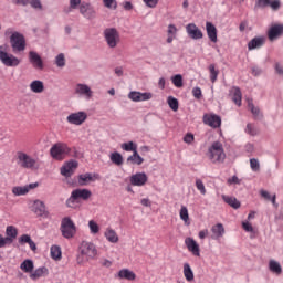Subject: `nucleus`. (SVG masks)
Wrapping results in <instances>:
<instances>
[{"label":"nucleus","mask_w":283,"mask_h":283,"mask_svg":"<svg viewBox=\"0 0 283 283\" xmlns=\"http://www.w3.org/2000/svg\"><path fill=\"white\" fill-rule=\"evenodd\" d=\"M167 103L170 109H172V112H178L179 103H178V99H176V97L169 96L167 99Z\"/></svg>","instance_id":"obj_45"},{"label":"nucleus","mask_w":283,"mask_h":283,"mask_svg":"<svg viewBox=\"0 0 283 283\" xmlns=\"http://www.w3.org/2000/svg\"><path fill=\"white\" fill-rule=\"evenodd\" d=\"M61 232L63 238H66V240H70L76 235V224H74V221H72L70 217L62 219Z\"/></svg>","instance_id":"obj_6"},{"label":"nucleus","mask_w":283,"mask_h":283,"mask_svg":"<svg viewBox=\"0 0 283 283\" xmlns=\"http://www.w3.org/2000/svg\"><path fill=\"white\" fill-rule=\"evenodd\" d=\"M105 8H109L111 10H116V0H103Z\"/></svg>","instance_id":"obj_53"},{"label":"nucleus","mask_w":283,"mask_h":283,"mask_svg":"<svg viewBox=\"0 0 283 283\" xmlns=\"http://www.w3.org/2000/svg\"><path fill=\"white\" fill-rule=\"evenodd\" d=\"M118 280H128V282H134L136 280V273L129 269H122L117 273Z\"/></svg>","instance_id":"obj_23"},{"label":"nucleus","mask_w":283,"mask_h":283,"mask_svg":"<svg viewBox=\"0 0 283 283\" xmlns=\"http://www.w3.org/2000/svg\"><path fill=\"white\" fill-rule=\"evenodd\" d=\"M97 255L98 249H96V244L90 241H82L77 249L76 264L78 266H85L87 262L96 260Z\"/></svg>","instance_id":"obj_1"},{"label":"nucleus","mask_w":283,"mask_h":283,"mask_svg":"<svg viewBox=\"0 0 283 283\" xmlns=\"http://www.w3.org/2000/svg\"><path fill=\"white\" fill-rule=\"evenodd\" d=\"M92 198V191L86 188H77L71 192V197L66 200V207L74 209L77 200L87 201Z\"/></svg>","instance_id":"obj_4"},{"label":"nucleus","mask_w":283,"mask_h":283,"mask_svg":"<svg viewBox=\"0 0 283 283\" xmlns=\"http://www.w3.org/2000/svg\"><path fill=\"white\" fill-rule=\"evenodd\" d=\"M98 178L99 177L97 174L93 175V174L86 172L77 177V182L80 187H85L86 185H90V182H94V180H98Z\"/></svg>","instance_id":"obj_18"},{"label":"nucleus","mask_w":283,"mask_h":283,"mask_svg":"<svg viewBox=\"0 0 283 283\" xmlns=\"http://www.w3.org/2000/svg\"><path fill=\"white\" fill-rule=\"evenodd\" d=\"M128 98L133 101V103H143L145 101H151L154 98V94L149 92L140 93L138 91H132L128 94Z\"/></svg>","instance_id":"obj_11"},{"label":"nucleus","mask_w":283,"mask_h":283,"mask_svg":"<svg viewBox=\"0 0 283 283\" xmlns=\"http://www.w3.org/2000/svg\"><path fill=\"white\" fill-rule=\"evenodd\" d=\"M179 218L185 222V224H191V222H189V209H187V206H181L179 211Z\"/></svg>","instance_id":"obj_38"},{"label":"nucleus","mask_w":283,"mask_h":283,"mask_svg":"<svg viewBox=\"0 0 283 283\" xmlns=\"http://www.w3.org/2000/svg\"><path fill=\"white\" fill-rule=\"evenodd\" d=\"M29 3L32 8L41 9V1L40 0H29Z\"/></svg>","instance_id":"obj_63"},{"label":"nucleus","mask_w":283,"mask_h":283,"mask_svg":"<svg viewBox=\"0 0 283 283\" xmlns=\"http://www.w3.org/2000/svg\"><path fill=\"white\" fill-rule=\"evenodd\" d=\"M171 82H172V85H175V87H182V75L177 74L172 76Z\"/></svg>","instance_id":"obj_48"},{"label":"nucleus","mask_w":283,"mask_h":283,"mask_svg":"<svg viewBox=\"0 0 283 283\" xmlns=\"http://www.w3.org/2000/svg\"><path fill=\"white\" fill-rule=\"evenodd\" d=\"M193 140H196V137L191 133H187L184 136V143H186L187 145H191V143H193Z\"/></svg>","instance_id":"obj_54"},{"label":"nucleus","mask_w":283,"mask_h":283,"mask_svg":"<svg viewBox=\"0 0 283 283\" xmlns=\"http://www.w3.org/2000/svg\"><path fill=\"white\" fill-rule=\"evenodd\" d=\"M186 32L190 39H193L195 41H198L202 39L203 34L202 31L196 25V23H189L186 27Z\"/></svg>","instance_id":"obj_13"},{"label":"nucleus","mask_w":283,"mask_h":283,"mask_svg":"<svg viewBox=\"0 0 283 283\" xmlns=\"http://www.w3.org/2000/svg\"><path fill=\"white\" fill-rule=\"evenodd\" d=\"M196 187L198 191H200L201 196L207 195V188L205 187V182H202V179H196Z\"/></svg>","instance_id":"obj_47"},{"label":"nucleus","mask_w":283,"mask_h":283,"mask_svg":"<svg viewBox=\"0 0 283 283\" xmlns=\"http://www.w3.org/2000/svg\"><path fill=\"white\" fill-rule=\"evenodd\" d=\"M281 6L282 3L280 2V0H270L269 7L271 8V10L277 11L280 10Z\"/></svg>","instance_id":"obj_52"},{"label":"nucleus","mask_w":283,"mask_h":283,"mask_svg":"<svg viewBox=\"0 0 283 283\" xmlns=\"http://www.w3.org/2000/svg\"><path fill=\"white\" fill-rule=\"evenodd\" d=\"M20 269L23 271V273H30L31 275L34 271V262L30 259H27L20 264Z\"/></svg>","instance_id":"obj_31"},{"label":"nucleus","mask_w":283,"mask_h":283,"mask_svg":"<svg viewBox=\"0 0 283 283\" xmlns=\"http://www.w3.org/2000/svg\"><path fill=\"white\" fill-rule=\"evenodd\" d=\"M203 123L208 125V127H212V129H218L222 125V118L216 114H205Z\"/></svg>","instance_id":"obj_12"},{"label":"nucleus","mask_w":283,"mask_h":283,"mask_svg":"<svg viewBox=\"0 0 283 283\" xmlns=\"http://www.w3.org/2000/svg\"><path fill=\"white\" fill-rule=\"evenodd\" d=\"M30 90L34 94H43V92H45V85L43 84V82L41 80H35V81L31 82Z\"/></svg>","instance_id":"obj_27"},{"label":"nucleus","mask_w":283,"mask_h":283,"mask_svg":"<svg viewBox=\"0 0 283 283\" xmlns=\"http://www.w3.org/2000/svg\"><path fill=\"white\" fill-rule=\"evenodd\" d=\"M228 185H240V179L238 178V176H233L228 179Z\"/></svg>","instance_id":"obj_61"},{"label":"nucleus","mask_w":283,"mask_h":283,"mask_svg":"<svg viewBox=\"0 0 283 283\" xmlns=\"http://www.w3.org/2000/svg\"><path fill=\"white\" fill-rule=\"evenodd\" d=\"M120 147L124 151H133V154L138 151V145L134 142L124 143L120 145Z\"/></svg>","instance_id":"obj_39"},{"label":"nucleus","mask_w":283,"mask_h":283,"mask_svg":"<svg viewBox=\"0 0 283 283\" xmlns=\"http://www.w3.org/2000/svg\"><path fill=\"white\" fill-rule=\"evenodd\" d=\"M50 251H51L52 260H56V261L61 260L62 258L61 247L52 245Z\"/></svg>","instance_id":"obj_40"},{"label":"nucleus","mask_w":283,"mask_h":283,"mask_svg":"<svg viewBox=\"0 0 283 283\" xmlns=\"http://www.w3.org/2000/svg\"><path fill=\"white\" fill-rule=\"evenodd\" d=\"M192 96H195L197 101H200L202 98V90L200 87L192 88Z\"/></svg>","instance_id":"obj_55"},{"label":"nucleus","mask_w":283,"mask_h":283,"mask_svg":"<svg viewBox=\"0 0 283 283\" xmlns=\"http://www.w3.org/2000/svg\"><path fill=\"white\" fill-rule=\"evenodd\" d=\"M242 228H243L244 231H247L248 233H253V226H251V223H249V221H243V222H242Z\"/></svg>","instance_id":"obj_58"},{"label":"nucleus","mask_w":283,"mask_h":283,"mask_svg":"<svg viewBox=\"0 0 283 283\" xmlns=\"http://www.w3.org/2000/svg\"><path fill=\"white\" fill-rule=\"evenodd\" d=\"M88 229L93 235H96V233L101 231V227H98V223L94 220L88 221Z\"/></svg>","instance_id":"obj_46"},{"label":"nucleus","mask_w":283,"mask_h":283,"mask_svg":"<svg viewBox=\"0 0 283 283\" xmlns=\"http://www.w3.org/2000/svg\"><path fill=\"white\" fill-rule=\"evenodd\" d=\"M106 240H108L112 244L118 243V233H116V230L112 228H107L105 233H104Z\"/></svg>","instance_id":"obj_29"},{"label":"nucleus","mask_w":283,"mask_h":283,"mask_svg":"<svg viewBox=\"0 0 283 283\" xmlns=\"http://www.w3.org/2000/svg\"><path fill=\"white\" fill-rule=\"evenodd\" d=\"M29 61L35 70H43V60L41 55L34 51L29 52Z\"/></svg>","instance_id":"obj_20"},{"label":"nucleus","mask_w":283,"mask_h":283,"mask_svg":"<svg viewBox=\"0 0 283 283\" xmlns=\"http://www.w3.org/2000/svg\"><path fill=\"white\" fill-rule=\"evenodd\" d=\"M208 158L211 163H224L227 154L224 153V146L220 142H213L208 149Z\"/></svg>","instance_id":"obj_3"},{"label":"nucleus","mask_w":283,"mask_h":283,"mask_svg":"<svg viewBox=\"0 0 283 283\" xmlns=\"http://www.w3.org/2000/svg\"><path fill=\"white\" fill-rule=\"evenodd\" d=\"M147 180H149L147 174L137 172L130 177V185L133 187H144V185H147Z\"/></svg>","instance_id":"obj_14"},{"label":"nucleus","mask_w":283,"mask_h":283,"mask_svg":"<svg viewBox=\"0 0 283 283\" xmlns=\"http://www.w3.org/2000/svg\"><path fill=\"white\" fill-rule=\"evenodd\" d=\"M222 200L229 205V207H232V209H240V201L235 197H229L223 195Z\"/></svg>","instance_id":"obj_34"},{"label":"nucleus","mask_w":283,"mask_h":283,"mask_svg":"<svg viewBox=\"0 0 283 283\" xmlns=\"http://www.w3.org/2000/svg\"><path fill=\"white\" fill-rule=\"evenodd\" d=\"M50 275V270L45 266L38 268L33 273L30 274L32 280H40V277H48Z\"/></svg>","instance_id":"obj_26"},{"label":"nucleus","mask_w":283,"mask_h":283,"mask_svg":"<svg viewBox=\"0 0 283 283\" xmlns=\"http://www.w3.org/2000/svg\"><path fill=\"white\" fill-rule=\"evenodd\" d=\"M250 167L252 171H260V161L256 158L250 159Z\"/></svg>","instance_id":"obj_51"},{"label":"nucleus","mask_w":283,"mask_h":283,"mask_svg":"<svg viewBox=\"0 0 283 283\" xmlns=\"http://www.w3.org/2000/svg\"><path fill=\"white\" fill-rule=\"evenodd\" d=\"M264 43H266V38L255 36L248 43V50H256L258 48H262Z\"/></svg>","instance_id":"obj_24"},{"label":"nucleus","mask_w":283,"mask_h":283,"mask_svg":"<svg viewBox=\"0 0 283 283\" xmlns=\"http://www.w3.org/2000/svg\"><path fill=\"white\" fill-rule=\"evenodd\" d=\"M32 238L28 234H22L19 239L20 244H29Z\"/></svg>","instance_id":"obj_57"},{"label":"nucleus","mask_w":283,"mask_h":283,"mask_svg":"<svg viewBox=\"0 0 283 283\" xmlns=\"http://www.w3.org/2000/svg\"><path fill=\"white\" fill-rule=\"evenodd\" d=\"M283 34V24H274L268 31L269 41H275Z\"/></svg>","instance_id":"obj_17"},{"label":"nucleus","mask_w":283,"mask_h":283,"mask_svg":"<svg viewBox=\"0 0 283 283\" xmlns=\"http://www.w3.org/2000/svg\"><path fill=\"white\" fill-rule=\"evenodd\" d=\"M50 154L55 160H64L70 154V147L65 143H57L51 147Z\"/></svg>","instance_id":"obj_8"},{"label":"nucleus","mask_w":283,"mask_h":283,"mask_svg":"<svg viewBox=\"0 0 283 283\" xmlns=\"http://www.w3.org/2000/svg\"><path fill=\"white\" fill-rule=\"evenodd\" d=\"M260 130H258V127H255L254 124L249 123L245 127V134H249V136H258Z\"/></svg>","instance_id":"obj_43"},{"label":"nucleus","mask_w":283,"mask_h":283,"mask_svg":"<svg viewBox=\"0 0 283 283\" xmlns=\"http://www.w3.org/2000/svg\"><path fill=\"white\" fill-rule=\"evenodd\" d=\"M77 167H78V161L76 160L67 161L62 166L61 174L62 176H65V178H70L72 174H74V170L77 169Z\"/></svg>","instance_id":"obj_15"},{"label":"nucleus","mask_w":283,"mask_h":283,"mask_svg":"<svg viewBox=\"0 0 283 283\" xmlns=\"http://www.w3.org/2000/svg\"><path fill=\"white\" fill-rule=\"evenodd\" d=\"M55 64L57 67H65V55L63 53L55 57Z\"/></svg>","instance_id":"obj_49"},{"label":"nucleus","mask_w":283,"mask_h":283,"mask_svg":"<svg viewBox=\"0 0 283 283\" xmlns=\"http://www.w3.org/2000/svg\"><path fill=\"white\" fill-rule=\"evenodd\" d=\"M13 196H25L29 193V188L27 186H17L12 188Z\"/></svg>","instance_id":"obj_41"},{"label":"nucleus","mask_w":283,"mask_h":283,"mask_svg":"<svg viewBox=\"0 0 283 283\" xmlns=\"http://www.w3.org/2000/svg\"><path fill=\"white\" fill-rule=\"evenodd\" d=\"M269 270L271 271V273H274L275 275H282V265H280V262L275 260H270Z\"/></svg>","instance_id":"obj_33"},{"label":"nucleus","mask_w":283,"mask_h":283,"mask_svg":"<svg viewBox=\"0 0 283 283\" xmlns=\"http://www.w3.org/2000/svg\"><path fill=\"white\" fill-rule=\"evenodd\" d=\"M78 6H81V0H70V8L72 10H76V8H78Z\"/></svg>","instance_id":"obj_60"},{"label":"nucleus","mask_w":283,"mask_h":283,"mask_svg":"<svg viewBox=\"0 0 283 283\" xmlns=\"http://www.w3.org/2000/svg\"><path fill=\"white\" fill-rule=\"evenodd\" d=\"M212 231V240H218V238H222L224 235V226L222 223H217L211 228Z\"/></svg>","instance_id":"obj_28"},{"label":"nucleus","mask_w":283,"mask_h":283,"mask_svg":"<svg viewBox=\"0 0 283 283\" xmlns=\"http://www.w3.org/2000/svg\"><path fill=\"white\" fill-rule=\"evenodd\" d=\"M271 3V0H258L255 2V6H254V9L255 10H260L261 9H264V8H268V6Z\"/></svg>","instance_id":"obj_50"},{"label":"nucleus","mask_w":283,"mask_h":283,"mask_svg":"<svg viewBox=\"0 0 283 283\" xmlns=\"http://www.w3.org/2000/svg\"><path fill=\"white\" fill-rule=\"evenodd\" d=\"M66 120L67 123H70V125L81 126L83 125V123L87 120V113L83 111L77 113H72L66 117Z\"/></svg>","instance_id":"obj_10"},{"label":"nucleus","mask_w":283,"mask_h":283,"mask_svg":"<svg viewBox=\"0 0 283 283\" xmlns=\"http://www.w3.org/2000/svg\"><path fill=\"white\" fill-rule=\"evenodd\" d=\"M206 32L209 40L212 43H218V29L216 28V25H213V23L211 22L206 23Z\"/></svg>","instance_id":"obj_21"},{"label":"nucleus","mask_w":283,"mask_h":283,"mask_svg":"<svg viewBox=\"0 0 283 283\" xmlns=\"http://www.w3.org/2000/svg\"><path fill=\"white\" fill-rule=\"evenodd\" d=\"M75 93H77L80 96H84L87 101L94 96V92H92V88L86 84H77L75 87Z\"/></svg>","instance_id":"obj_19"},{"label":"nucleus","mask_w":283,"mask_h":283,"mask_svg":"<svg viewBox=\"0 0 283 283\" xmlns=\"http://www.w3.org/2000/svg\"><path fill=\"white\" fill-rule=\"evenodd\" d=\"M6 242L7 244H12L14 240H17V235H19V230L14 226H8L6 229Z\"/></svg>","instance_id":"obj_22"},{"label":"nucleus","mask_w":283,"mask_h":283,"mask_svg":"<svg viewBox=\"0 0 283 283\" xmlns=\"http://www.w3.org/2000/svg\"><path fill=\"white\" fill-rule=\"evenodd\" d=\"M231 94L233 103H235L238 107H240L242 105V91H240V87L234 86L231 90Z\"/></svg>","instance_id":"obj_30"},{"label":"nucleus","mask_w":283,"mask_h":283,"mask_svg":"<svg viewBox=\"0 0 283 283\" xmlns=\"http://www.w3.org/2000/svg\"><path fill=\"white\" fill-rule=\"evenodd\" d=\"M140 203L143 207H151V201L147 198L142 199Z\"/></svg>","instance_id":"obj_64"},{"label":"nucleus","mask_w":283,"mask_h":283,"mask_svg":"<svg viewBox=\"0 0 283 283\" xmlns=\"http://www.w3.org/2000/svg\"><path fill=\"white\" fill-rule=\"evenodd\" d=\"M109 159L113 165H116L117 167H120V165L124 163L123 155H120L118 151L112 153Z\"/></svg>","instance_id":"obj_37"},{"label":"nucleus","mask_w":283,"mask_h":283,"mask_svg":"<svg viewBox=\"0 0 283 283\" xmlns=\"http://www.w3.org/2000/svg\"><path fill=\"white\" fill-rule=\"evenodd\" d=\"M17 160L18 165L22 167V169H34V167H36V159L23 151L17 153Z\"/></svg>","instance_id":"obj_9"},{"label":"nucleus","mask_w":283,"mask_h":283,"mask_svg":"<svg viewBox=\"0 0 283 283\" xmlns=\"http://www.w3.org/2000/svg\"><path fill=\"white\" fill-rule=\"evenodd\" d=\"M104 39L108 48L114 49L118 46V43H120V33L116 28H107L104 30Z\"/></svg>","instance_id":"obj_7"},{"label":"nucleus","mask_w":283,"mask_h":283,"mask_svg":"<svg viewBox=\"0 0 283 283\" xmlns=\"http://www.w3.org/2000/svg\"><path fill=\"white\" fill-rule=\"evenodd\" d=\"M80 12L85 17L86 19H92L96 12H94V9L90 6V3L83 2L80 6Z\"/></svg>","instance_id":"obj_25"},{"label":"nucleus","mask_w":283,"mask_h":283,"mask_svg":"<svg viewBox=\"0 0 283 283\" xmlns=\"http://www.w3.org/2000/svg\"><path fill=\"white\" fill-rule=\"evenodd\" d=\"M126 161L130 163V165H143L145 159L140 156V154H138V151H135L133 155L127 157Z\"/></svg>","instance_id":"obj_32"},{"label":"nucleus","mask_w":283,"mask_h":283,"mask_svg":"<svg viewBox=\"0 0 283 283\" xmlns=\"http://www.w3.org/2000/svg\"><path fill=\"white\" fill-rule=\"evenodd\" d=\"M248 107H249L250 112L253 114L254 118H260V116H262V114L260 113V108H258V107H255V105H253V101L248 102Z\"/></svg>","instance_id":"obj_44"},{"label":"nucleus","mask_w":283,"mask_h":283,"mask_svg":"<svg viewBox=\"0 0 283 283\" xmlns=\"http://www.w3.org/2000/svg\"><path fill=\"white\" fill-rule=\"evenodd\" d=\"M185 244L190 253L195 255L196 258H200V245L193 238H186L185 239Z\"/></svg>","instance_id":"obj_16"},{"label":"nucleus","mask_w":283,"mask_h":283,"mask_svg":"<svg viewBox=\"0 0 283 283\" xmlns=\"http://www.w3.org/2000/svg\"><path fill=\"white\" fill-rule=\"evenodd\" d=\"M4 36H10L11 48L15 54L25 51V38L23 34L9 28L4 31Z\"/></svg>","instance_id":"obj_2"},{"label":"nucleus","mask_w":283,"mask_h":283,"mask_svg":"<svg viewBox=\"0 0 283 283\" xmlns=\"http://www.w3.org/2000/svg\"><path fill=\"white\" fill-rule=\"evenodd\" d=\"M33 211L38 213V216H43V213H45V203L41 200H35L33 203Z\"/></svg>","instance_id":"obj_36"},{"label":"nucleus","mask_w":283,"mask_h":283,"mask_svg":"<svg viewBox=\"0 0 283 283\" xmlns=\"http://www.w3.org/2000/svg\"><path fill=\"white\" fill-rule=\"evenodd\" d=\"M0 61L6 67H18L21 64V60L11 53H8V45H0Z\"/></svg>","instance_id":"obj_5"},{"label":"nucleus","mask_w":283,"mask_h":283,"mask_svg":"<svg viewBox=\"0 0 283 283\" xmlns=\"http://www.w3.org/2000/svg\"><path fill=\"white\" fill-rule=\"evenodd\" d=\"M144 3H146L148 8H156V6H158V0H144Z\"/></svg>","instance_id":"obj_59"},{"label":"nucleus","mask_w":283,"mask_h":283,"mask_svg":"<svg viewBox=\"0 0 283 283\" xmlns=\"http://www.w3.org/2000/svg\"><path fill=\"white\" fill-rule=\"evenodd\" d=\"M184 277H186L187 282H193V270H191V265L189 263L184 264Z\"/></svg>","instance_id":"obj_35"},{"label":"nucleus","mask_w":283,"mask_h":283,"mask_svg":"<svg viewBox=\"0 0 283 283\" xmlns=\"http://www.w3.org/2000/svg\"><path fill=\"white\" fill-rule=\"evenodd\" d=\"M208 70L210 72L211 83H216L218 81V74H220V71L216 70V64H210Z\"/></svg>","instance_id":"obj_42"},{"label":"nucleus","mask_w":283,"mask_h":283,"mask_svg":"<svg viewBox=\"0 0 283 283\" xmlns=\"http://www.w3.org/2000/svg\"><path fill=\"white\" fill-rule=\"evenodd\" d=\"M167 34L170 36H176V34H178V28H176L174 24H169Z\"/></svg>","instance_id":"obj_56"},{"label":"nucleus","mask_w":283,"mask_h":283,"mask_svg":"<svg viewBox=\"0 0 283 283\" xmlns=\"http://www.w3.org/2000/svg\"><path fill=\"white\" fill-rule=\"evenodd\" d=\"M15 6H28L30 0H11Z\"/></svg>","instance_id":"obj_62"}]
</instances>
